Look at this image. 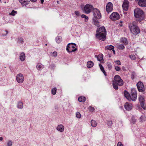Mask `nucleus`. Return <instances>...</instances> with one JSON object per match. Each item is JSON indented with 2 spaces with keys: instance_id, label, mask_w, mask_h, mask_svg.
Returning a JSON list of instances; mask_svg holds the SVG:
<instances>
[{
  "instance_id": "nucleus-1",
  "label": "nucleus",
  "mask_w": 146,
  "mask_h": 146,
  "mask_svg": "<svg viewBox=\"0 0 146 146\" xmlns=\"http://www.w3.org/2000/svg\"><path fill=\"white\" fill-rule=\"evenodd\" d=\"M106 30L105 27L103 26L97 30L96 35L98 39L104 41L106 39Z\"/></svg>"
},
{
  "instance_id": "nucleus-2",
  "label": "nucleus",
  "mask_w": 146,
  "mask_h": 146,
  "mask_svg": "<svg viewBox=\"0 0 146 146\" xmlns=\"http://www.w3.org/2000/svg\"><path fill=\"white\" fill-rule=\"evenodd\" d=\"M123 84V82L120 77L118 75L115 76L113 81V88L116 90L118 89V86H121Z\"/></svg>"
},
{
  "instance_id": "nucleus-3",
  "label": "nucleus",
  "mask_w": 146,
  "mask_h": 146,
  "mask_svg": "<svg viewBox=\"0 0 146 146\" xmlns=\"http://www.w3.org/2000/svg\"><path fill=\"white\" fill-rule=\"evenodd\" d=\"M134 16L137 18V21L140 22L144 19L143 12L142 10L137 8L134 9Z\"/></svg>"
},
{
  "instance_id": "nucleus-4",
  "label": "nucleus",
  "mask_w": 146,
  "mask_h": 146,
  "mask_svg": "<svg viewBox=\"0 0 146 146\" xmlns=\"http://www.w3.org/2000/svg\"><path fill=\"white\" fill-rule=\"evenodd\" d=\"M137 23L133 21L129 24V27L130 31L134 35H136L140 32V30L137 26Z\"/></svg>"
},
{
  "instance_id": "nucleus-5",
  "label": "nucleus",
  "mask_w": 146,
  "mask_h": 146,
  "mask_svg": "<svg viewBox=\"0 0 146 146\" xmlns=\"http://www.w3.org/2000/svg\"><path fill=\"white\" fill-rule=\"evenodd\" d=\"M94 9L93 5L90 4H87L85 5L82 9V10L86 14H89Z\"/></svg>"
},
{
  "instance_id": "nucleus-6",
  "label": "nucleus",
  "mask_w": 146,
  "mask_h": 146,
  "mask_svg": "<svg viewBox=\"0 0 146 146\" xmlns=\"http://www.w3.org/2000/svg\"><path fill=\"white\" fill-rule=\"evenodd\" d=\"M76 47V45L75 44H73L72 43H69L67 45L66 50L69 52H74L77 50Z\"/></svg>"
},
{
  "instance_id": "nucleus-7",
  "label": "nucleus",
  "mask_w": 146,
  "mask_h": 146,
  "mask_svg": "<svg viewBox=\"0 0 146 146\" xmlns=\"http://www.w3.org/2000/svg\"><path fill=\"white\" fill-rule=\"evenodd\" d=\"M131 95L130 96L129 98L131 99L129 101H130L132 100L135 101L136 100L137 97V92L135 89H131Z\"/></svg>"
},
{
  "instance_id": "nucleus-8",
  "label": "nucleus",
  "mask_w": 146,
  "mask_h": 146,
  "mask_svg": "<svg viewBox=\"0 0 146 146\" xmlns=\"http://www.w3.org/2000/svg\"><path fill=\"white\" fill-rule=\"evenodd\" d=\"M110 18L112 21L117 20L119 18V15L118 13L114 12L110 15Z\"/></svg>"
},
{
  "instance_id": "nucleus-9",
  "label": "nucleus",
  "mask_w": 146,
  "mask_h": 146,
  "mask_svg": "<svg viewBox=\"0 0 146 146\" xmlns=\"http://www.w3.org/2000/svg\"><path fill=\"white\" fill-rule=\"evenodd\" d=\"M137 86L139 91L141 92H143L145 89L143 83L141 82H139L137 84Z\"/></svg>"
},
{
  "instance_id": "nucleus-10",
  "label": "nucleus",
  "mask_w": 146,
  "mask_h": 146,
  "mask_svg": "<svg viewBox=\"0 0 146 146\" xmlns=\"http://www.w3.org/2000/svg\"><path fill=\"white\" fill-rule=\"evenodd\" d=\"M16 80L19 83H21L24 80L23 75L21 73L18 74L16 76Z\"/></svg>"
},
{
  "instance_id": "nucleus-11",
  "label": "nucleus",
  "mask_w": 146,
  "mask_h": 146,
  "mask_svg": "<svg viewBox=\"0 0 146 146\" xmlns=\"http://www.w3.org/2000/svg\"><path fill=\"white\" fill-rule=\"evenodd\" d=\"M94 16L97 19H100L101 17V14L100 11L96 9H94Z\"/></svg>"
},
{
  "instance_id": "nucleus-12",
  "label": "nucleus",
  "mask_w": 146,
  "mask_h": 146,
  "mask_svg": "<svg viewBox=\"0 0 146 146\" xmlns=\"http://www.w3.org/2000/svg\"><path fill=\"white\" fill-rule=\"evenodd\" d=\"M129 2L127 0H124L122 5V7L123 9L127 11L129 7Z\"/></svg>"
},
{
  "instance_id": "nucleus-13",
  "label": "nucleus",
  "mask_w": 146,
  "mask_h": 146,
  "mask_svg": "<svg viewBox=\"0 0 146 146\" xmlns=\"http://www.w3.org/2000/svg\"><path fill=\"white\" fill-rule=\"evenodd\" d=\"M139 99L141 107L144 110H146V107L144 105L145 100L144 97L140 96L139 97Z\"/></svg>"
},
{
  "instance_id": "nucleus-14",
  "label": "nucleus",
  "mask_w": 146,
  "mask_h": 146,
  "mask_svg": "<svg viewBox=\"0 0 146 146\" xmlns=\"http://www.w3.org/2000/svg\"><path fill=\"white\" fill-rule=\"evenodd\" d=\"M113 4L111 2L108 3L106 6V11L108 13L112 11L113 10Z\"/></svg>"
},
{
  "instance_id": "nucleus-15",
  "label": "nucleus",
  "mask_w": 146,
  "mask_h": 146,
  "mask_svg": "<svg viewBox=\"0 0 146 146\" xmlns=\"http://www.w3.org/2000/svg\"><path fill=\"white\" fill-rule=\"evenodd\" d=\"M138 4L141 7H146V0H137Z\"/></svg>"
},
{
  "instance_id": "nucleus-16",
  "label": "nucleus",
  "mask_w": 146,
  "mask_h": 146,
  "mask_svg": "<svg viewBox=\"0 0 146 146\" xmlns=\"http://www.w3.org/2000/svg\"><path fill=\"white\" fill-rule=\"evenodd\" d=\"M132 106L131 104L128 102H126L125 105V109L127 110H130L132 108Z\"/></svg>"
},
{
  "instance_id": "nucleus-17",
  "label": "nucleus",
  "mask_w": 146,
  "mask_h": 146,
  "mask_svg": "<svg viewBox=\"0 0 146 146\" xmlns=\"http://www.w3.org/2000/svg\"><path fill=\"white\" fill-rule=\"evenodd\" d=\"M64 127L62 124L58 125L56 127V129L61 132H62L64 131Z\"/></svg>"
},
{
  "instance_id": "nucleus-18",
  "label": "nucleus",
  "mask_w": 146,
  "mask_h": 146,
  "mask_svg": "<svg viewBox=\"0 0 146 146\" xmlns=\"http://www.w3.org/2000/svg\"><path fill=\"white\" fill-rule=\"evenodd\" d=\"M19 1L23 6H26L30 2L27 0H19Z\"/></svg>"
},
{
  "instance_id": "nucleus-19",
  "label": "nucleus",
  "mask_w": 146,
  "mask_h": 146,
  "mask_svg": "<svg viewBox=\"0 0 146 146\" xmlns=\"http://www.w3.org/2000/svg\"><path fill=\"white\" fill-rule=\"evenodd\" d=\"M124 95L125 97L128 100H129L131 99L130 98H129L130 95L129 93L127 91L125 90L124 91Z\"/></svg>"
},
{
  "instance_id": "nucleus-20",
  "label": "nucleus",
  "mask_w": 146,
  "mask_h": 146,
  "mask_svg": "<svg viewBox=\"0 0 146 146\" xmlns=\"http://www.w3.org/2000/svg\"><path fill=\"white\" fill-rule=\"evenodd\" d=\"M36 67L39 70H41L44 68V66L41 63H38L36 65Z\"/></svg>"
},
{
  "instance_id": "nucleus-21",
  "label": "nucleus",
  "mask_w": 146,
  "mask_h": 146,
  "mask_svg": "<svg viewBox=\"0 0 146 146\" xmlns=\"http://www.w3.org/2000/svg\"><path fill=\"white\" fill-rule=\"evenodd\" d=\"M20 59L22 61H24L25 59V56L24 53H21L20 55Z\"/></svg>"
},
{
  "instance_id": "nucleus-22",
  "label": "nucleus",
  "mask_w": 146,
  "mask_h": 146,
  "mask_svg": "<svg viewBox=\"0 0 146 146\" xmlns=\"http://www.w3.org/2000/svg\"><path fill=\"white\" fill-rule=\"evenodd\" d=\"M93 65L94 63L92 61H90L87 62V66L88 68H91L93 66Z\"/></svg>"
},
{
  "instance_id": "nucleus-23",
  "label": "nucleus",
  "mask_w": 146,
  "mask_h": 146,
  "mask_svg": "<svg viewBox=\"0 0 146 146\" xmlns=\"http://www.w3.org/2000/svg\"><path fill=\"white\" fill-rule=\"evenodd\" d=\"M105 49L106 50H112L114 48V46L112 45H108L105 47Z\"/></svg>"
},
{
  "instance_id": "nucleus-24",
  "label": "nucleus",
  "mask_w": 146,
  "mask_h": 146,
  "mask_svg": "<svg viewBox=\"0 0 146 146\" xmlns=\"http://www.w3.org/2000/svg\"><path fill=\"white\" fill-rule=\"evenodd\" d=\"M78 100L80 102H84L85 101L86 98L84 96H80L78 98Z\"/></svg>"
},
{
  "instance_id": "nucleus-25",
  "label": "nucleus",
  "mask_w": 146,
  "mask_h": 146,
  "mask_svg": "<svg viewBox=\"0 0 146 146\" xmlns=\"http://www.w3.org/2000/svg\"><path fill=\"white\" fill-rule=\"evenodd\" d=\"M121 42L125 44H127L128 43V41L127 39L125 38H122L121 39Z\"/></svg>"
},
{
  "instance_id": "nucleus-26",
  "label": "nucleus",
  "mask_w": 146,
  "mask_h": 146,
  "mask_svg": "<svg viewBox=\"0 0 146 146\" xmlns=\"http://www.w3.org/2000/svg\"><path fill=\"white\" fill-rule=\"evenodd\" d=\"M91 124L92 126L96 127L97 125V123L95 120H91Z\"/></svg>"
},
{
  "instance_id": "nucleus-27",
  "label": "nucleus",
  "mask_w": 146,
  "mask_h": 146,
  "mask_svg": "<svg viewBox=\"0 0 146 146\" xmlns=\"http://www.w3.org/2000/svg\"><path fill=\"white\" fill-rule=\"evenodd\" d=\"M117 48L119 49L123 50L125 48V47L122 44H116Z\"/></svg>"
},
{
  "instance_id": "nucleus-28",
  "label": "nucleus",
  "mask_w": 146,
  "mask_h": 146,
  "mask_svg": "<svg viewBox=\"0 0 146 146\" xmlns=\"http://www.w3.org/2000/svg\"><path fill=\"white\" fill-rule=\"evenodd\" d=\"M62 40V37L60 36H57L56 38V42L58 43H60Z\"/></svg>"
},
{
  "instance_id": "nucleus-29",
  "label": "nucleus",
  "mask_w": 146,
  "mask_h": 146,
  "mask_svg": "<svg viewBox=\"0 0 146 146\" xmlns=\"http://www.w3.org/2000/svg\"><path fill=\"white\" fill-rule=\"evenodd\" d=\"M17 107L19 109H22L23 107V104L21 102H19L17 104Z\"/></svg>"
},
{
  "instance_id": "nucleus-30",
  "label": "nucleus",
  "mask_w": 146,
  "mask_h": 146,
  "mask_svg": "<svg viewBox=\"0 0 146 146\" xmlns=\"http://www.w3.org/2000/svg\"><path fill=\"white\" fill-rule=\"evenodd\" d=\"M99 65L100 67V69L101 71L103 72V73L106 76V72L104 70V68L102 66V64H99Z\"/></svg>"
},
{
  "instance_id": "nucleus-31",
  "label": "nucleus",
  "mask_w": 146,
  "mask_h": 146,
  "mask_svg": "<svg viewBox=\"0 0 146 146\" xmlns=\"http://www.w3.org/2000/svg\"><path fill=\"white\" fill-rule=\"evenodd\" d=\"M93 21L94 24L95 25L98 27L99 26V23L97 20L94 19Z\"/></svg>"
},
{
  "instance_id": "nucleus-32",
  "label": "nucleus",
  "mask_w": 146,
  "mask_h": 146,
  "mask_svg": "<svg viewBox=\"0 0 146 146\" xmlns=\"http://www.w3.org/2000/svg\"><path fill=\"white\" fill-rule=\"evenodd\" d=\"M81 17L82 18H84L85 19V22H86L88 20V17L86 16V15L82 14L81 15Z\"/></svg>"
},
{
  "instance_id": "nucleus-33",
  "label": "nucleus",
  "mask_w": 146,
  "mask_h": 146,
  "mask_svg": "<svg viewBox=\"0 0 146 146\" xmlns=\"http://www.w3.org/2000/svg\"><path fill=\"white\" fill-rule=\"evenodd\" d=\"M141 121H143L146 120V117L145 115L141 116L140 117Z\"/></svg>"
},
{
  "instance_id": "nucleus-34",
  "label": "nucleus",
  "mask_w": 146,
  "mask_h": 146,
  "mask_svg": "<svg viewBox=\"0 0 146 146\" xmlns=\"http://www.w3.org/2000/svg\"><path fill=\"white\" fill-rule=\"evenodd\" d=\"M95 58H97L98 60V61H101L103 59V56L102 55L100 56V58H99L98 56H97V55H95Z\"/></svg>"
},
{
  "instance_id": "nucleus-35",
  "label": "nucleus",
  "mask_w": 146,
  "mask_h": 146,
  "mask_svg": "<svg viewBox=\"0 0 146 146\" xmlns=\"http://www.w3.org/2000/svg\"><path fill=\"white\" fill-rule=\"evenodd\" d=\"M57 89L56 88H53L52 90V93L53 95H55L56 94Z\"/></svg>"
},
{
  "instance_id": "nucleus-36",
  "label": "nucleus",
  "mask_w": 146,
  "mask_h": 146,
  "mask_svg": "<svg viewBox=\"0 0 146 146\" xmlns=\"http://www.w3.org/2000/svg\"><path fill=\"white\" fill-rule=\"evenodd\" d=\"M129 57L132 60H134L136 59V57L135 55L133 54H131L129 56Z\"/></svg>"
},
{
  "instance_id": "nucleus-37",
  "label": "nucleus",
  "mask_w": 146,
  "mask_h": 146,
  "mask_svg": "<svg viewBox=\"0 0 146 146\" xmlns=\"http://www.w3.org/2000/svg\"><path fill=\"white\" fill-rule=\"evenodd\" d=\"M17 13V12L16 11L13 10L11 13L9 14V15H10L15 16Z\"/></svg>"
},
{
  "instance_id": "nucleus-38",
  "label": "nucleus",
  "mask_w": 146,
  "mask_h": 146,
  "mask_svg": "<svg viewBox=\"0 0 146 146\" xmlns=\"http://www.w3.org/2000/svg\"><path fill=\"white\" fill-rule=\"evenodd\" d=\"M51 55L52 56L56 57L57 56V53L56 52H54L52 53L51 52Z\"/></svg>"
},
{
  "instance_id": "nucleus-39",
  "label": "nucleus",
  "mask_w": 146,
  "mask_h": 146,
  "mask_svg": "<svg viewBox=\"0 0 146 146\" xmlns=\"http://www.w3.org/2000/svg\"><path fill=\"white\" fill-rule=\"evenodd\" d=\"M76 116L77 118H80L81 117V115L79 112L76 113Z\"/></svg>"
},
{
  "instance_id": "nucleus-40",
  "label": "nucleus",
  "mask_w": 146,
  "mask_h": 146,
  "mask_svg": "<svg viewBox=\"0 0 146 146\" xmlns=\"http://www.w3.org/2000/svg\"><path fill=\"white\" fill-rule=\"evenodd\" d=\"M7 146H12V142L11 141L9 140L7 142Z\"/></svg>"
},
{
  "instance_id": "nucleus-41",
  "label": "nucleus",
  "mask_w": 146,
  "mask_h": 146,
  "mask_svg": "<svg viewBox=\"0 0 146 146\" xmlns=\"http://www.w3.org/2000/svg\"><path fill=\"white\" fill-rule=\"evenodd\" d=\"M115 62L118 65H121V63L119 60H116L115 61Z\"/></svg>"
},
{
  "instance_id": "nucleus-42",
  "label": "nucleus",
  "mask_w": 146,
  "mask_h": 146,
  "mask_svg": "<svg viewBox=\"0 0 146 146\" xmlns=\"http://www.w3.org/2000/svg\"><path fill=\"white\" fill-rule=\"evenodd\" d=\"M107 65L108 68L110 69H111L112 68V66L111 65V63L109 62H108Z\"/></svg>"
},
{
  "instance_id": "nucleus-43",
  "label": "nucleus",
  "mask_w": 146,
  "mask_h": 146,
  "mask_svg": "<svg viewBox=\"0 0 146 146\" xmlns=\"http://www.w3.org/2000/svg\"><path fill=\"white\" fill-rule=\"evenodd\" d=\"M89 110L91 111H93L94 110V108L93 107L90 106L89 108Z\"/></svg>"
},
{
  "instance_id": "nucleus-44",
  "label": "nucleus",
  "mask_w": 146,
  "mask_h": 146,
  "mask_svg": "<svg viewBox=\"0 0 146 146\" xmlns=\"http://www.w3.org/2000/svg\"><path fill=\"white\" fill-rule=\"evenodd\" d=\"M115 69L117 71H119L120 70L121 68L119 67L116 66L115 67Z\"/></svg>"
},
{
  "instance_id": "nucleus-45",
  "label": "nucleus",
  "mask_w": 146,
  "mask_h": 146,
  "mask_svg": "<svg viewBox=\"0 0 146 146\" xmlns=\"http://www.w3.org/2000/svg\"><path fill=\"white\" fill-rule=\"evenodd\" d=\"M112 124V122L111 121H108V125L109 126H111Z\"/></svg>"
},
{
  "instance_id": "nucleus-46",
  "label": "nucleus",
  "mask_w": 146,
  "mask_h": 146,
  "mask_svg": "<svg viewBox=\"0 0 146 146\" xmlns=\"http://www.w3.org/2000/svg\"><path fill=\"white\" fill-rule=\"evenodd\" d=\"M75 14L77 16H79L80 15V12L78 11H76L74 12Z\"/></svg>"
},
{
  "instance_id": "nucleus-47",
  "label": "nucleus",
  "mask_w": 146,
  "mask_h": 146,
  "mask_svg": "<svg viewBox=\"0 0 146 146\" xmlns=\"http://www.w3.org/2000/svg\"><path fill=\"white\" fill-rule=\"evenodd\" d=\"M117 146H123V145L121 142H119L117 143Z\"/></svg>"
},
{
  "instance_id": "nucleus-48",
  "label": "nucleus",
  "mask_w": 146,
  "mask_h": 146,
  "mask_svg": "<svg viewBox=\"0 0 146 146\" xmlns=\"http://www.w3.org/2000/svg\"><path fill=\"white\" fill-rule=\"evenodd\" d=\"M135 75V74L134 73H133L132 74L131 78L132 79H133L134 78Z\"/></svg>"
},
{
  "instance_id": "nucleus-49",
  "label": "nucleus",
  "mask_w": 146,
  "mask_h": 146,
  "mask_svg": "<svg viewBox=\"0 0 146 146\" xmlns=\"http://www.w3.org/2000/svg\"><path fill=\"white\" fill-rule=\"evenodd\" d=\"M120 22L121 24L120 23L119 24V25L121 27L122 26V21H121Z\"/></svg>"
},
{
  "instance_id": "nucleus-50",
  "label": "nucleus",
  "mask_w": 146,
  "mask_h": 146,
  "mask_svg": "<svg viewBox=\"0 0 146 146\" xmlns=\"http://www.w3.org/2000/svg\"><path fill=\"white\" fill-rule=\"evenodd\" d=\"M31 2H35L37 0H30Z\"/></svg>"
},
{
  "instance_id": "nucleus-51",
  "label": "nucleus",
  "mask_w": 146,
  "mask_h": 146,
  "mask_svg": "<svg viewBox=\"0 0 146 146\" xmlns=\"http://www.w3.org/2000/svg\"><path fill=\"white\" fill-rule=\"evenodd\" d=\"M41 3L42 4L43 3L44 0H40Z\"/></svg>"
},
{
  "instance_id": "nucleus-52",
  "label": "nucleus",
  "mask_w": 146,
  "mask_h": 146,
  "mask_svg": "<svg viewBox=\"0 0 146 146\" xmlns=\"http://www.w3.org/2000/svg\"><path fill=\"white\" fill-rule=\"evenodd\" d=\"M112 50L113 51V53L114 54H115V51L114 50V49H112Z\"/></svg>"
},
{
  "instance_id": "nucleus-53",
  "label": "nucleus",
  "mask_w": 146,
  "mask_h": 146,
  "mask_svg": "<svg viewBox=\"0 0 146 146\" xmlns=\"http://www.w3.org/2000/svg\"><path fill=\"white\" fill-rule=\"evenodd\" d=\"M3 140V138L2 137H0V141H2Z\"/></svg>"
},
{
  "instance_id": "nucleus-54",
  "label": "nucleus",
  "mask_w": 146,
  "mask_h": 146,
  "mask_svg": "<svg viewBox=\"0 0 146 146\" xmlns=\"http://www.w3.org/2000/svg\"><path fill=\"white\" fill-rule=\"evenodd\" d=\"M135 121H136L135 119H133V122H132L133 123H134V122H135Z\"/></svg>"
},
{
  "instance_id": "nucleus-55",
  "label": "nucleus",
  "mask_w": 146,
  "mask_h": 146,
  "mask_svg": "<svg viewBox=\"0 0 146 146\" xmlns=\"http://www.w3.org/2000/svg\"><path fill=\"white\" fill-rule=\"evenodd\" d=\"M5 32H6V34H7L8 33V32L7 31H5Z\"/></svg>"
},
{
  "instance_id": "nucleus-56",
  "label": "nucleus",
  "mask_w": 146,
  "mask_h": 146,
  "mask_svg": "<svg viewBox=\"0 0 146 146\" xmlns=\"http://www.w3.org/2000/svg\"><path fill=\"white\" fill-rule=\"evenodd\" d=\"M98 57H99V58H100V56H99Z\"/></svg>"
},
{
  "instance_id": "nucleus-57",
  "label": "nucleus",
  "mask_w": 146,
  "mask_h": 146,
  "mask_svg": "<svg viewBox=\"0 0 146 146\" xmlns=\"http://www.w3.org/2000/svg\"><path fill=\"white\" fill-rule=\"evenodd\" d=\"M45 45H46H46H47V44H45Z\"/></svg>"
},
{
  "instance_id": "nucleus-58",
  "label": "nucleus",
  "mask_w": 146,
  "mask_h": 146,
  "mask_svg": "<svg viewBox=\"0 0 146 146\" xmlns=\"http://www.w3.org/2000/svg\"><path fill=\"white\" fill-rule=\"evenodd\" d=\"M0 2H1V0H0Z\"/></svg>"
},
{
  "instance_id": "nucleus-59",
  "label": "nucleus",
  "mask_w": 146,
  "mask_h": 146,
  "mask_svg": "<svg viewBox=\"0 0 146 146\" xmlns=\"http://www.w3.org/2000/svg\"><path fill=\"white\" fill-rule=\"evenodd\" d=\"M21 40H22V42H23V40L22 39Z\"/></svg>"
}]
</instances>
